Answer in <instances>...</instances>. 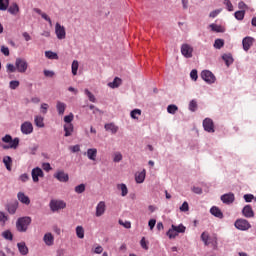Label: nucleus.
I'll use <instances>...</instances> for the list:
<instances>
[{
    "instance_id": "18",
    "label": "nucleus",
    "mask_w": 256,
    "mask_h": 256,
    "mask_svg": "<svg viewBox=\"0 0 256 256\" xmlns=\"http://www.w3.org/2000/svg\"><path fill=\"white\" fill-rule=\"evenodd\" d=\"M55 33L58 39H63L65 37V28L61 26V24L56 23Z\"/></svg>"
},
{
    "instance_id": "23",
    "label": "nucleus",
    "mask_w": 256,
    "mask_h": 256,
    "mask_svg": "<svg viewBox=\"0 0 256 256\" xmlns=\"http://www.w3.org/2000/svg\"><path fill=\"white\" fill-rule=\"evenodd\" d=\"M45 119L42 116H35L34 118V123L36 125V127H39L40 129H43V127H45Z\"/></svg>"
},
{
    "instance_id": "15",
    "label": "nucleus",
    "mask_w": 256,
    "mask_h": 256,
    "mask_svg": "<svg viewBox=\"0 0 256 256\" xmlns=\"http://www.w3.org/2000/svg\"><path fill=\"white\" fill-rule=\"evenodd\" d=\"M17 198H18V201H20V203H23L24 205L31 204V199H29V196L25 195V193L23 192H18Z\"/></svg>"
},
{
    "instance_id": "35",
    "label": "nucleus",
    "mask_w": 256,
    "mask_h": 256,
    "mask_svg": "<svg viewBox=\"0 0 256 256\" xmlns=\"http://www.w3.org/2000/svg\"><path fill=\"white\" fill-rule=\"evenodd\" d=\"M166 235L169 237V239H175V237H177L179 234L176 232L175 228L171 226Z\"/></svg>"
},
{
    "instance_id": "55",
    "label": "nucleus",
    "mask_w": 256,
    "mask_h": 256,
    "mask_svg": "<svg viewBox=\"0 0 256 256\" xmlns=\"http://www.w3.org/2000/svg\"><path fill=\"white\" fill-rule=\"evenodd\" d=\"M140 245H141L142 249H145V251H147L149 249V246L147 245V241L145 240V237H143L141 239Z\"/></svg>"
},
{
    "instance_id": "2",
    "label": "nucleus",
    "mask_w": 256,
    "mask_h": 256,
    "mask_svg": "<svg viewBox=\"0 0 256 256\" xmlns=\"http://www.w3.org/2000/svg\"><path fill=\"white\" fill-rule=\"evenodd\" d=\"M29 225H31V217L29 216L20 217L16 221V229L19 233H26Z\"/></svg>"
},
{
    "instance_id": "21",
    "label": "nucleus",
    "mask_w": 256,
    "mask_h": 256,
    "mask_svg": "<svg viewBox=\"0 0 256 256\" xmlns=\"http://www.w3.org/2000/svg\"><path fill=\"white\" fill-rule=\"evenodd\" d=\"M210 213L211 215H214V217H217L218 219H223V212H221V209H219V207H212L210 209Z\"/></svg>"
},
{
    "instance_id": "41",
    "label": "nucleus",
    "mask_w": 256,
    "mask_h": 256,
    "mask_svg": "<svg viewBox=\"0 0 256 256\" xmlns=\"http://www.w3.org/2000/svg\"><path fill=\"white\" fill-rule=\"evenodd\" d=\"M225 45V41L223 39H216L214 42L215 49H221Z\"/></svg>"
},
{
    "instance_id": "19",
    "label": "nucleus",
    "mask_w": 256,
    "mask_h": 256,
    "mask_svg": "<svg viewBox=\"0 0 256 256\" xmlns=\"http://www.w3.org/2000/svg\"><path fill=\"white\" fill-rule=\"evenodd\" d=\"M244 51H249L251 49V45H253V38L245 37L242 41Z\"/></svg>"
},
{
    "instance_id": "46",
    "label": "nucleus",
    "mask_w": 256,
    "mask_h": 256,
    "mask_svg": "<svg viewBox=\"0 0 256 256\" xmlns=\"http://www.w3.org/2000/svg\"><path fill=\"white\" fill-rule=\"evenodd\" d=\"M58 181H61L62 183H65V173L64 172H58L54 175Z\"/></svg>"
},
{
    "instance_id": "43",
    "label": "nucleus",
    "mask_w": 256,
    "mask_h": 256,
    "mask_svg": "<svg viewBox=\"0 0 256 256\" xmlns=\"http://www.w3.org/2000/svg\"><path fill=\"white\" fill-rule=\"evenodd\" d=\"M79 70V62L74 60L72 62V75H77V71Z\"/></svg>"
},
{
    "instance_id": "49",
    "label": "nucleus",
    "mask_w": 256,
    "mask_h": 256,
    "mask_svg": "<svg viewBox=\"0 0 256 256\" xmlns=\"http://www.w3.org/2000/svg\"><path fill=\"white\" fill-rule=\"evenodd\" d=\"M189 109H190L192 112L197 111V101H195V100L190 101V103H189Z\"/></svg>"
},
{
    "instance_id": "5",
    "label": "nucleus",
    "mask_w": 256,
    "mask_h": 256,
    "mask_svg": "<svg viewBox=\"0 0 256 256\" xmlns=\"http://www.w3.org/2000/svg\"><path fill=\"white\" fill-rule=\"evenodd\" d=\"M201 240L206 246L213 245L214 247H217V236L211 237L208 232H203L201 234Z\"/></svg>"
},
{
    "instance_id": "56",
    "label": "nucleus",
    "mask_w": 256,
    "mask_h": 256,
    "mask_svg": "<svg viewBox=\"0 0 256 256\" xmlns=\"http://www.w3.org/2000/svg\"><path fill=\"white\" fill-rule=\"evenodd\" d=\"M244 199H245L246 203H251V201H253L255 199V196H253V194H246V195H244Z\"/></svg>"
},
{
    "instance_id": "51",
    "label": "nucleus",
    "mask_w": 256,
    "mask_h": 256,
    "mask_svg": "<svg viewBox=\"0 0 256 256\" xmlns=\"http://www.w3.org/2000/svg\"><path fill=\"white\" fill-rule=\"evenodd\" d=\"M19 180H20L22 183H27V181H29V174H27V173L21 174V175L19 176Z\"/></svg>"
},
{
    "instance_id": "50",
    "label": "nucleus",
    "mask_w": 256,
    "mask_h": 256,
    "mask_svg": "<svg viewBox=\"0 0 256 256\" xmlns=\"http://www.w3.org/2000/svg\"><path fill=\"white\" fill-rule=\"evenodd\" d=\"M19 85H20V83L17 80H12L9 83L10 89H13V90L17 89V87H19Z\"/></svg>"
},
{
    "instance_id": "48",
    "label": "nucleus",
    "mask_w": 256,
    "mask_h": 256,
    "mask_svg": "<svg viewBox=\"0 0 256 256\" xmlns=\"http://www.w3.org/2000/svg\"><path fill=\"white\" fill-rule=\"evenodd\" d=\"M6 69L8 73H15L17 71V66L13 64H7Z\"/></svg>"
},
{
    "instance_id": "3",
    "label": "nucleus",
    "mask_w": 256,
    "mask_h": 256,
    "mask_svg": "<svg viewBox=\"0 0 256 256\" xmlns=\"http://www.w3.org/2000/svg\"><path fill=\"white\" fill-rule=\"evenodd\" d=\"M73 119H75L73 113H70L69 115L65 116V137L73 135V131L75 129V127L71 123Z\"/></svg>"
},
{
    "instance_id": "29",
    "label": "nucleus",
    "mask_w": 256,
    "mask_h": 256,
    "mask_svg": "<svg viewBox=\"0 0 256 256\" xmlns=\"http://www.w3.org/2000/svg\"><path fill=\"white\" fill-rule=\"evenodd\" d=\"M222 59L225 61L227 67H229V65H233V56L231 54H224Z\"/></svg>"
},
{
    "instance_id": "14",
    "label": "nucleus",
    "mask_w": 256,
    "mask_h": 256,
    "mask_svg": "<svg viewBox=\"0 0 256 256\" xmlns=\"http://www.w3.org/2000/svg\"><path fill=\"white\" fill-rule=\"evenodd\" d=\"M242 215H244V217H246L247 219L255 217V212H253V208L251 207V205H246L243 208Z\"/></svg>"
},
{
    "instance_id": "31",
    "label": "nucleus",
    "mask_w": 256,
    "mask_h": 256,
    "mask_svg": "<svg viewBox=\"0 0 256 256\" xmlns=\"http://www.w3.org/2000/svg\"><path fill=\"white\" fill-rule=\"evenodd\" d=\"M56 109L58 111V115H63L65 113V103L58 101L56 104Z\"/></svg>"
},
{
    "instance_id": "1",
    "label": "nucleus",
    "mask_w": 256,
    "mask_h": 256,
    "mask_svg": "<svg viewBox=\"0 0 256 256\" xmlns=\"http://www.w3.org/2000/svg\"><path fill=\"white\" fill-rule=\"evenodd\" d=\"M0 11H8L10 15H17L19 13V4L14 2L9 6V0H0Z\"/></svg>"
},
{
    "instance_id": "54",
    "label": "nucleus",
    "mask_w": 256,
    "mask_h": 256,
    "mask_svg": "<svg viewBox=\"0 0 256 256\" xmlns=\"http://www.w3.org/2000/svg\"><path fill=\"white\" fill-rule=\"evenodd\" d=\"M49 109V104L47 103H43L41 104V113H43V115H47V111Z\"/></svg>"
},
{
    "instance_id": "45",
    "label": "nucleus",
    "mask_w": 256,
    "mask_h": 256,
    "mask_svg": "<svg viewBox=\"0 0 256 256\" xmlns=\"http://www.w3.org/2000/svg\"><path fill=\"white\" fill-rule=\"evenodd\" d=\"M132 119H139L140 115H141V110L140 109H134L131 111L130 113Z\"/></svg>"
},
{
    "instance_id": "26",
    "label": "nucleus",
    "mask_w": 256,
    "mask_h": 256,
    "mask_svg": "<svg viewBox=\"0 0 256 256\" xmlns=\"http://www.w3.org/2000/svg\"><path fill=\"white\" fill-rule=\"evenodd\" d=\"M122 83L121 78L116 77L114 78L113 82L108 83V87H110L111 89H117V87H119Z\"/></svg>"
},
{
    "instance_id": "22",
    "label": "nucleus",
    "mask_w": 256,
    "mask_h": 256,
    "mask_svg": "<svg viewBox=\"0 0 256 256\" xmlns=\"http://www.w3.org/2000/svg\"><path fill=\"white\" fill-rule=\"evenodd\" d=\"M17 247H18L19 253H21L22 255H27L29 253V248H27V245L25 244V242L18 243Z\"/></svg>"
},
{
    "instance_id": "60",
    "label": "nucleus",
    "mask_w": 256,
    "mask_h": 256,
    "mask_svg": "<svg viewBox=\"0 0 256 256\" xmlns=\"http://www.w3.org/2000/svg\"><path fill=\"white\" fill-rule=\"evenodd\" d=\"M224 5H226L228 11H233V4L230 0H224Z\"/></svg>"
},
{
    "instance_id": "25",
    "label": "nucleus",
    "mask_w": 256,
    "mask_h": 256,
    "mask_svg": "<svg viewBox=\"0 0 256 256\" xmlns=\"http://www.w3.org/2000/svg\"><path fill=\"white\" fill-rule=\"evenodd\" d=\"M18 207H19V203H17V202L9 204L7 206V211H8V213H10V215H15V213H17Z\"/></svg>"
},
{
    "instance_id": "28",
    "label": "nucleus",
    "mask_w": 256,
    "mask_h": 256,
    "mask_svg": "<svg viewBox=\"0 0 256 256\" xmlns=\"http://www.w3.org/2000/svg\"><path fill=\"white\" fill-rule=\"evenodd\" d=\"M117 189L121 191L122 197H127V194L129 193V189H127V185L125 184H118Z\"/></svg>"
},
{
    "instance_id": "62",
    "label": "nucleus",
    "mask_w": 256,
    "mask_h": 256,
    "mask_svg": "<svg viewBox=\"0 0 256 256\" xmlns=\"http://www.w3.org/2000/svg\"><path fill=\"white\" fill-rule=\"evenodd\" d=\"M180 211H189V203L183 202V204L180 206Z\"/></svg>"
},
{
    "instance_id": "61",
    "label": "nucleus",
    "mask_w": 256,
    "mask_h": 256,
    "mask_svg": "<svg viewBox=\"0 0 256 256\" xmlns=\"http://www.w3.org/2000/svg\"><path fill=\"white\" fill-rule=\"evenodd\" d=\"M41 17H42V19H44L45 21H48V23H49L50 26H53V22L51 21V18H50L47 14L42 13Z\"/></svg>"
},
{
    "instance_id": "4",
    "label": "nucleus",
    "mask_w": 256,
    "mask_h": 256,
    "mask_svg": "<svg viewBox=\"0 0 256 256\" xmlns=\"http://www.w3.org/2000/svg\"><path fill=\"white\" fill-rule=\"evenodd\" d=\"M15 67L18 73H26L27 69L29 68V64L27 63V60L23 58H17L15 61Z\"/></svg>"
},
{
    "instance_id": "30",
    "label": "nucleus",
    "mask_w": 256,
    "mask_h": 256,
    "mask_svg": "<svg viewBox=\"0 0 256 256\" xmlns=\"http://www.w3.org/2000/svg\"><path fill=\"white\" fill-rule=\"evenodd\" d=\"M76 235H77L78 239L85 238V229L83 228V226L76 227Z\"/></svg>"
},
{
    "instance_id": "40",
    "label": "nucleus",
    "mask_w": 256,
    "mask_h": 256,
    "mask_svg": "<svg viewBox=\"0 0 256 256\" xmlns=\"http://www.w3.org/2000/svg\"><path fill=\"white\" fill-rule=\"evenodd\" d=\"M45 57H47V59H59V56L57 55V53L53 51H46Z\"/></svg>"
},
{
    "instance_id": "27",
    "label": "nucleus",
    "mask_w": 256,
    "mask_h": 256,
    "mask_svg": "<svg viewBox=\"0 0 256 256\" xmlns=\"http://www.w3.org/2000/svg\"><path fill=\"white\" fill-rule=\"evenodd\" d=\"M3 163L7 169V171H11V165H13V159L10 156H5L3 158Z\"/></svg>"
},
{
    "instance_id": "42",
    "label": "nucleus",
    "mask_w": 256,
    "mask_h": 256,
    "mask_svg": "<svg viewBox=\"0 0 256 256\" xmlns=\"http://www.w3.org/2000/svg\"><path fill=\"white\" fill-rule=\"evenodd\" d=\"M234 15L235 19H237L238 21H243V19H245V11L243 10L235 12Z\"/></svg>"
},
{
    "instance_id": "39",
    "label": "nucleus",
    "mask_w": 256,
    "mask_h": 256,
    "mask_svg": "<svg viewBox=\"0 0 256 256\" xmlns=\"http://www.w3.org/2000/svg\"><path fill=\"white\" fill-rule=\"evenodd\" d=\"M84 92H85V95H87L89 101H91V103H95L97 101V99L95 98V95H93V93H91L89 89H85Z\"/></svg>"
},
{
    "instance_id": "6",
    "label": "nucleus",
    "mask_w": 256,
    "mask_h": 256,
    "mask_svg": "<svg viewBox=\"0 0 256 256\" xmlns=\"http://www.w3.org/2000/svg\"><path fill=\"white\" fill-rule=\"evenodd\" d=\"M234 226L236 229H239V231H249V229H251V224L245 219H237Z\"/></svg>"
},
{
    "instance_id": "33",
    "label": "nucleus",
    "mask_w": 256,
    "mask_h": 256,
    "mask_svg": "<svg viewBox=\"0 0 256 256\" xmlns=\"http://www.w3.org/2000/svg\"><path fill=\"white\" fill-rule=\"evenodd\" d=\"M210 28L215 33H225V28H223L222 26H219L217 24H210Z\"/></svg>"
},
{
    "instance_id": "24",
    "label": "nucleus",
    "mask_w": 256,
    "mask_h": 256,
    "mask_svg": "<svg viewBox=\"0 0 256 256\" xmlns=\"http://www.w3.org/2000/svg\"><path fill=\"white\" fill-rule=\"evenodd\" d=\"M104 129L111 131L113 135L119 131V127H117L114 123L105 124Z\"/></svg>"
},
{
    "instance_id": "52",
    "label": "nucleus",
    "mask_w": 256,
    "mask_h": 256,
    "mask_svg": "<svg viewBox=\"0 0 256 256\" xmlns=\"http://www.w3.org/2000/svg\"><path fill=\"white\" fill-rule=\"evenodd\" d=\"M119 225H122V227H125V229H131V222L123 220H119Z\"/></svg>"
},
{
    "instance_id": "32",
    "label": "nucleus",
    "mask_w": 256,
    "mask_h": 256,
    "mask_svg": "<svg viewBox=\"0 0 256 256\" xmlns=\"http://www.w3.org/2000/svg\"><path fill=\"white\" fill-rule=\"evenodd\" d=\"M172 229H174V231H176V233H185V231H187V228L183 225L180 224L178 226L172 224Z\"/></svg>"
},
{
    "instance_id": "37",
    "label": "nucleus",
    "mask_w": 256,
    "mask_h": 256,
    "mask_svg": "<svg viewBox=\"0 0 256 256\" xmlns=\"http://www.w3.org/2000/svg\"><path fill=\"white\" fill-rule=\"evenodd\" d=\"M178 110L179 108L175 104H171L167 107V112L170 113L171 115H175V113H177Z\"/></svg>"
},
{
    "instance_id": "9",
    "label": "nucleus",
    "mask_w": 256,
    "mask_h": 256,
    "mask_svg": "<svg viewBox=\"0 0 256 256\" xmlns=\"http://www.w3.org/2000/svg\"><path fill=\"white\" fill-rule=\"evenodd\" d=\"M201 78L206 83H209V84L215 83V75L213 73H211V71H209V70H203L201 72Z\"/></svg>"
},
{
    "instance_id": "47",
    "label": "nucleus",
    "mask_w": 256,
    "mask_h": 256,
    "mask_svg": "<svg viewBox=\"0 0 256 256\" xmlns=\"http://www.w3.org/2000/svg\"><path fill=\"white\" fill-rule=\"evenodd\" d=\"M75 193H78V194L85 193V184H80L76 186Z\"/></svg>"
},
{
    "instance_id": "11",
    "label": "nucleus",
    "mask_w": 256,
    "mask_h": 256,
    "mask_svg": "<svg viewBox=\"0 0 256 256\" xmlns=\"http://www.w3.org/2000/svg\"><path fill=\"white\" fill-rule=\"evenodd\" d=\"M31 175H32V181L34 183H39V177L41 178L45 177V173H43V170L39 167L32 169Z\"/></svg>"
},
{
    "instance_id": "16",
    "label": "nucleus",
    "mask_w": 256,
    "mask_h": 256,
    "mask_svg": "<svg viewBox=\"0 0 256 256\" xmlns=\"http://www.w3.org/2000/svg\"><path fill=\"white\" fill-rule=\"evenodd\" d=\"M105 209H106L105 202L104 201L99 202L96 206V217H101L102 215H104Z\"/></svg>"
},
{
    "instance_id": "64",
    "label": "nucleus",
    "mask_w": 256,
    "mask_h": 256,
    "mask_svg": "<svg viewBox=\"0 0 256 256\" xmlns=\"http://www.w3.org/2000/svg\"><path fill=\"white\" fill-rule=\"evenodd\" d=\"M42 169L44 170V171H47V172H49V171H51V164H49V163H43L42 164Z\"/></svg>"
},
{
    "instance_id": "36",
    "label": "nucleus",
    "mask_w": 256,
    "mask_h": 256,
    "mask_svg": "<svg viewBox=\"0 0 256 256\" xmlns=\"http://www.w3.org/2000/svg\"><path fill=\"white\" fill-rule=\"evenodd\" d=\"M2 237L7 241H12L13 233L11 232V230H5L4 232H2Z\"/></svg>"
},
{
    "instance_id": "20",
    "label": "nucleus",
    "mask_w": 256,
    "mask_h": 256,
    "mask_svg": "<svg viewBox=\"0 0 256 256\" xmlns=\"http://www.w3.org/2000/svg\"><path fill=\"white\" fill-rule=\"evenodd\" d=\"M43 241L45 245H48V247H51L53 245L55 238L53 237V234L51 233H46L43 237Z\"/></svg>"
},
{
    "instance_id": "7",
    "label": "nucleus",
    "mask_w": 256,
    "mask_h": 256,
    "mask_svg": "<svg viewBox=\"0 0 256 256\" xmlns=\"http://www.w3.org/2000/svg\"><path fill=\"white\" fill-rule=\"evenodd\" d=\"M20 131L23 135H31L33 133V123L25 121L20 126Z\"/></svg>"
},
{
    "instance_id": "12",
    "label": "nucleus",
    "mask_w": 256,
    "mask_h": 256,
    "mask_svg": "<svg viewBox=\"0 0 256 256\" xmlns=\"http://www.w3.org/2000/svg\"><path fill=\"white\" fill-rule=\"evenodd\" d=\"M203 127L208 133H215V124L211 118H206L203 120Z\"/></svg>"
},
{
    "instance_id": "10",
    "label": "nucleus",
    "mask_w": 256,
    "mask_h": 256,
    "mask_svg": "<svg viewBox=\"0 0 256 256\" xmlns=\"http://www.w3.org/2000/svg\"><path fill=\"white\" fill-rule=\"evenodd\" d=\"M49 207L51 209V211H53V213H55V211H59L60 209H63L65 207V203L61 200H51Z\"/></svg>"
},
{
    "instance_id": "58",
    "label": "nucleus",
    "mask_w": 256,
    "mask_h": 256,
    "mask_svg": "<svg viewBox=\"0 0 256 256\" xmlns=\"http://www.w3.org/2000/svg\"><path fill=\"white\" fill-rule=\"evenodd\" d=\"M69 149L72 153H79V151H81L79 145L70 146Z\"/></svg>"
},
{
    "instance_id": "13",
    "label": "nucleus",
    "mask_w": 256,
    "mask_h": 256,
    "mask_svg": "<svg viewBox=\"0 0 256 256\" xmlns=\"http://www.w3.org/2000/svg\"><path fill=\"white\" fill-rule=\"evenodd\" d=\"M221 201L225 203L226 205H231L235 201V194L233 193H227L223 194L221 196Z\"/></svg>"
},
{
    "instance_id": "34",
    "label": "nucleus",
    "mask_w": 256,
    "mask_h": 256,
    "mask_svg": "<svg viewBox=\"0 0 256 256\" xmlns=\"http://www.w3.org/2000/svg\"><path fill=\"white\" fill-rule=\"evenodd\" d=\"M145 170H143L142 172H139L136 174V183H143V181H145Z\"/></svg>"
},
{
    "instance_id": "44",
    "label": "nucleus",
    "mask_w": 256,
    "mask_h": 256,
    "mask_svg": "<svg viewBox=\"0 0 256 256\" xmlns=\"http://www.w3.org/2000/svg\"><path fill=\"white\" fill-rule=\"evenodd\" d=\"M10 149H17L19 147V138H14L9 144Z\"/></svg>"
},
{
    "instance_id": "63",
    "label": "nucleus",
    "mask_w": 256,
    "mask_h": 256,
    "mask_svg": "<svg viewBox=\"0 0 256 256\" xmlns=\"http://www.w3.org/2000/svg\"><path fill=\"white\" fill-rule=\"evenodd\" d=\"M1 53H3V55H5V57H9V48L2 46L1 47Z\"/></svg>"
},
{
    "instance_id": "38",
    "label": "nucleus",
    "mask_w": 256,
    "mask_h": 256,
    "mask_svg": "<svg viewBox=\"0 0 256 256\" xmlns=\"http://www.w3.org/2000/svg\"><path fill=\"white\" fill-rule=\"evenodd\" d=\"M113 161L114 163H120V161H123V154H121V152H115L113 155Z\"/></svg>"
},
{
    "instance_id": "53",
    "label": "nucleus",
    "mask_w": 256,
    "mask_h": 256,
    "mask_svg": "<svg viewBox=\"0 0 256 256\" xmlns=\"http://www.w3.org/2000/svg\"><path fill=\"white\" fill-rule=\"evenodd\" d=\"M157 224V220L150 219L148 222V227L150 228V231H153L155 229V225Z\"/></svg>"
},
{
    "instance_id": "8",
    "label": "nucleus",
    "mask_w": 256,
    "mask_h": 256,
    "mask_svg": "<svg viewBox=\"0 0 256 256\" xmlns=\"http://www.w3.org/2000/svg\"><path fill=\"white\" fill-rule=\"evenodd\" d=\"M181 53L186 59H191V57H193V46L189 44H182Z\"/></svg>"
},
{
    "instance_id": "59",
    "label": "nucleus",
    "mask_w": 256,
    "mask_h": 256,
    "mask_svg": "<svg viewBox=\"0 0 256 256\" xmlns=\"http://www.w3.org/2000/svg\"><path fill=\"white\" fill-rule=\"evenodd\" d=\"M190 77H191V79L193 80V81H197V79H198V75H197V70H192L191 72H190Z\"/></svg>"
},
{
    "instance_id": "17",
    "label": "nucleus",
    "mask_w": 256,
    "mask_h": 256,
    "mask_svg": "<svg viewBox=\"0 0 256 256\" xmlns=\"http://www.w3.org/2000/svg\"><path fill=\"white\" fill-rule=\"evenodd\" d=\"M86 155L90 161L97 160V148H89L86 152Z\"/></svg>"
},
{
    "instance_id": "57",
    "label": "nucleus",
    "mask_w": 256,
    "mask_h": 256,
    "mask_svg": "<svg viewBox=\"0 0 256 256\" xmlns=\"http://www.w3.org/2000/svg\"><path fill=\"white\" fill-rule=\"evenodd\" d=\"M9 218L5 215V212L0 211V223H6Z\"/></svg>"
}]
</instances>
